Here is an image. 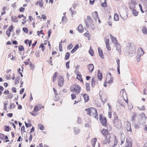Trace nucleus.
<instances>
[{
	"mask_svg": "<svg viewBox=\"0 0 147 147\" xmlns=\"http://www.w3.org/2000/svg\"><path fill=\"white\" fill-rule=\"evenodd\" d=\"M25 124L26 127H30L32 126V125L31 123L28 124L27 123H26V122H25Z\"/></svg>",
	"mask_w": 147,
	"mask_h": 147,
	"instance_id": "obj_54",
	"label": "nucleus"
},
{
	"mask_svg": "<svg viewBox=\"0 0 147 147\" xmlns=\"http://www.w3.org/2000/svg\"><path fill=\"white\" fill-rule=\"evenodd\" d=\"M97 76L98 78L100 80H101L102 78V74L100 72V70H98V71Z\"/></svg>",
	"mask_w": 147,
	"mask_h": 147,
	"instance_id": "obj_20",
	"label": "nucleus"
},
{
	"mask_svg": "<svg viewBox=\"0 0 147 147\" xmlns=\"http://www.w3.org/2000/svg\"><path fill=\"white\" fill-rule=\"evenodd\" d=\"M11 32L8 31V30H7L6 31V34L7 35L8 37H9L10 36Z\"/></svg>",
	"mask_w": 147,
	"mask_h": 147,
	"instance_id": "obj_56",
	"label": "nucleus"
},
{
	"mask_svg": "<svg viewBox=\"0 0 147 147\" xmlns=\"http://www.w3.org/2000/svg\"><path fill=\"white\" fill-rule=\"evenodd\" d=\"M127 131L131 132V127L130 124L129 123H127V126L126 127Z\"/></svg>",
	"mask_w": 147,
	"mask_h": 147,
	"instance_id": "obj_28",
	"label": "nucleus"
},
{
	"mask_svg": "<svg viewBox=\"0 0 147 147\" xmlns=\"http://www.w3.org/2000/svg\"><path fill=\"white\" fill-rule=\"evenodd\" d=\"M12 18L11 21L15 22H17L18 21V20L15 16H12L11 17Z\"/></svg>",
	"mask_w": 147,
	"mask_h": 147,
	"instance_id": "obj_33",
	"label": "nucleus"
},
{
	"mask_svg": "<svg viewBox=\"0 0 147 147\" xmlns=\"http://www.w3.org/2000/svg\"><path fill=\"white\" fill-rule=\"evenodd\" d=\"M126 51L129 54H133L135 53L136 48L133 44L128 43L126 46Z\"/></svg>",
	"mask_w": 147,
	"mask_h": 147,
	"instance_id": "obj_3",
	"label": "nucleus"
},
{
	"mask_svg": "<svg viewBox=\"0 0 147 147\" xmlns=\"http://www.w3.org/2000/svg\"><path fill=\"white\" fill-rule=\"evenodd\" d=\"M79 32L82 33L83 32L84 29L82 24H80L78 28Z\"/></svg>",
	"mask_w": 147,
	"mask_h": 147,
	"instance_id": "obj_25",
	"label": "nucleus"
},
{
	"mask_svg": "<svg viewBox=\"0 0 147 147\" xmlns=\"http://www.w3.org/2000/svg\"><path fill=\"white\" fill-rule=\"evenodd\" d=\"M13 96V94L12 93H10L8 96L9 98H11Z\"/></svg>",
	"mask_w": 147,
	"mask_h": 147,
	"instance_id": "obj_57",
	"label": "nucleus"
},
{
	"mask_svg": "<svg viewBox=\"0 0 147 147\" xmlns=\"http://www.w3.org/2000/svg\"><path fill=\"white\" fill-rule=\"evenodd\" d=\"M19 50L20 51H22L24 50V48L22 45H20L18 47Z\"/></svg>",
	"mask_w": 147,
	"mask_h": 147,
	"instance_id": "obj_41",
	"label": "nucleus"
},
{
	"mask_svg": "<svg viewBox=\"0 0 147 147\" xmlns=\"http://www.w3.org/2000/svg\"><path fill=\"white\" fill-rule=\"evenodd\" d=\"M39 47L41 48V49H42V51H44V50L45 49V47L43 45V44L42 43L40 45V46Z\"/></svg>",
	"mask_w": 147,
	"mask_h": 147,
	"instance_id": "obj_48",
	"label": "nucleus"
},
{
	"mask_svg": "<svg viewBox=\"0 0 147 147\" xmlns=\"http://www.w3.org/2000/svg\"><path fill=\"white\" fill-rule=\"evenodd\" d=\"M38 127L40 130H43L45 129V127L44 126L40 124H39L38 125Z\"/></svg>",
	"mask_w": 147,
	"mask_h": 147,
	"instance_id": "obj_32",
	"label": "nucleus"
},
{
	"mask_svg": "<svg viewBox=\"0 0 147 147\" xmlns=\"http://www.w3.org/2000/svg\"><path fill=\"white\" fill-rule=\"evenodd\" d=\"M108 116L109 118H111L112 117L111 111H109Z\"/></svg>",
	"mask_w": 147,
	"mask_h": 147,
	"instance_id": "obj_61",
	"label": "nucleus"
},
{
	"mask_svg": "<svg viewBox=\"0 0 147 147\" xmlns=\"http://www.w3.org/2000/svg\"><path fill=\"white\" fill-rule=\"evenodd\" d=\"M91 47H90V49L89 51V52L90 54L92 56H93L94 55V52L93 50L91 49Z\"/></svg>",
	"mask_w": 147,
	"mask_h": 147,
	"instance_id": "obj_40",
	"label": "nucleus"
},
{
	"mask_svg": "<svg viewBox=\"0 0 147 147\" xmlns=\"http://www.w3.org/2000/svg\"><path fill=\"white\" fill-rule=\"evenodd\" d=\"M70 56V53L67 52L66 53L65 55V59L66 60H68L69 59V56Z\"/></svg>",
	"mask_w": 147,
	"mask_h": 147,
	"instance_id": "obj_35",
	"label": "nucleus"
},
{
	"mask_svg": "<svg viewBox=\"0 0 147 147\" xmlns=\"http://www.w3.org/2000/svg\"><path fill=\"white\" fill-rule=\"evenodd\" d=\"M73 47V45L72 43L69 44L67 47V49L70 50Z\"/></svg>",
	"mask_w": 147,
	"mask_h": 147,
	"instance_id": "obj_46",
	"label": "nucleus"
},
{
	"mask_svg": "<svg viewBox=\"0 0 147 147\" xmlns=\"http://www.w3.org/2000/svg\"><path fill=\"white\" fill-rule=\"evenodd\" d=\"M13 29V26L12 25H11L10 26H9V27L8 28V31L11 32L12 30Z\"/></svg>",
	"mask_w": 147,
	"mask_h": 147,
	"instance_id": "obj_50",
	"label": "nucleus"
},
{
	"mask_svg": "<svg viewBox=\"0 0 147 147\" xmlns=\"http://www.w3.org/2000/svg\"><path fill=\"white\" fill-rule=\"evenodd\" d=\"M107 82L108 84H111L113 82V78L110 73L108 72L107 73L105 80V82Z\"/></svg>",
	"mask_w": 147,
	"mask_h": 147,
	"instance_id": "obj_6",
	"label": "nucleus"
},
{
	"mask_svg": "<svg viewBox=\"0 0 147 147\" xmlns=\"http://www.w3.org/2000/svg\"><path fill=\"white\" fill-rule=\"evenodd\" d=\"M114 123L115 126L117 128L119 129L121 126V121L119 120L117 117L114 118Z\"/></svg>",
	"mask_w": 147,
	"mask_h": 147,
	"instance_id": "obj_7",
	"label": "nucleus"
},
{
	"mask_svg": "<svg viewBox=\"0 0 147 147\" xmlns=\"http://www.w3.org/2000/svg\"><path fill=\"white\" fill-rule=\"evenodd\" d=\"M105 42L106 45L109 44V39H105Z\"/></svg>",
	"mask_w": 147,
	"mask_h": 147,
	"instance_id": "obj_63",
	"label": "nucleus"
},
{
	"mask_svg": "<svg viewBox=\"0 0 147 147\" xmlns=\"http://www.w3.org/2000/svg\"><path fill=\"white\" fill-rule=\"evenodd\" d=\"M110 36L112 42L113 43L115 44V45L117 44V43H118L115 37L113 36L111 34L110 35Z\"/></svg>",
	"mask_w": 147,
	"mask_h": 147,
	"instance_id": "obj_18",
	"label": "nucleus"
},
{
	"mask_svg": "<svg viewBox=\"0 0 147 147\" xmlns=\"http://www.w3.org/2000/svg\"><path fill=\"white\" fill-rule=\"evenodd\" d=\"M88 69L89 71L90 72L92 73L94 70V65L92 64H88L87 65Z\"/></svg>",
	"mask_w": 147,
	"mask_h": 147,
	"instance_id": "obj_12",
	"label": "nucleus"
},
{
	"mask_svg": "<svg viewBox=\"0 0 147 147\" xmlns=\"http://www.w3.org/2000/svg\"><path fill=\"white\" fill-rule=\"evenodd\" d=\"M38 2L40 7H42L43 6L44 4L42 0H39L38 1Z\"/></svg>",
	"mask_w": 147,
	"mask_h": 147,
	"instance_id": "obj_36",
	"label": "nucleus"
},
{
	"mask_svg": "<svg viewBox=\"0 0 147 147\" xmlns=\"http://www.w3.org/2000/svg\"><path fill=\"white\" fill-rule=\"evenodd\" d=\"M114 19L115 21H118L119 20V16L117 14H115Z\"/></svg>",
	"mask_w": 147,
	"mask_h": 147,
	"instance_id": "obj_37",
	"label": "nucleus"
},
{
	"mask_svg": "<svg viewBox=\"0 0 147 147\" xmlns=\"http://www.w3.org/2000/svg\"><path fill=\"white\" fill-rule=\"evenodd\" d=\"M69 61H67L66 63V66L67 68H69Z\"/></svg>",
	"mask_w": 147,
	"mask_h": 147,
	"instance_id": "obj_58",
	"label": "nucleus"
},
{
	"mask_svg": "<svg viewBox=\"0 0 147 147\" xmlns=\"http://www.w3.org/2000/svg\"><path fill=\"white\" fill-rule=\"evenodd\" d=\"M115 45L116 50L117 51L118 53L120 54L121 52V45L118 43H117Z\"/></svg>",
	"mask_w": 147,
	"mask_h": 147,
	"instance_id": "obj_11",
	"label": "nucleus"
},
{
	"mask_svg": "<svg viewBox=\"0 0 147 147\" xmlns=\"http://www.w3.org/2000/svg\"><path fill=\"white\" fill-rule=\"evenodd\" d=\"M23 30L25 32L27 33L28 31V29L26 28H23Z\"/></svg>",
	"mask_w": 147,
	"mask_h": 147,
	"instance_id": "obj_64",
	"label": "nucleus"
},
{
	"mask_svg": "<svg viewBox=\"0 0 147 147\" xmlns=\"http://www.w3.org/2000/svg\"><path fill=\"white\" fill-rule=\"evenodd\" d=\"M85 111H87V114L90 116L94 117L96 119L98 118L97 113L96 110L93 108L90 107L85 109Z\"/></svg>",
	"mask_w": 147,
	"mask_h": 147,
	"instance_id": "obj_2",
	"label": "nucleus"
},
{
	"mask_svg": "<svg viewBox=\"0 0 147 147\" xmlns=\"http://www.w3.org/2000/svg\"><path fill=\"white\" fill-rule=\"evenodd\" d=\"M79 45H76L71 51V53H74L76 51V50L79 48Z\"/></svg>",
	"mask_w": 147,
	"mask_h": 147,
	"instance_id": "obj_23",
	"label": "nucleus"
},
{
	"mask_svg": "<svg viewBox=\"0 0 147 147\" xmlns=\"http://www.w3.org/2000/svg\"><path fill=\"white\" fill-rule=\"evenodd\" d=\"M76 5L75 4H74L73 6L74 9L72 8H70L69 10V11L71 13L72 15H74L76 13V12L75 11L74 9L76 7Z\"/></svg>",
	"mask_w": 147,
	"mask_h": 147,
	"instance_id": "obj_16",
	"label": "nucleus"
},
{
	"mask_svg": "<svg viewBox=\"0 0 147 147\" xmlns=\"http://www.w3.org/2000/svg\"><path fill=\"white\" fill-rule=\"evenodd\" d=\"M132 144L131 142L129 140H126V142L125 144L126 147H132Z\"/></svg>",
	"mask_w": 147,
	"mask_h": 147,
	"instance_id": "obj_26",
	"label": "nucleus"
},
{
	"mask_svg": "<svg viewBox=\"0 0 147 147\" xmlns=\"http://www.w3.org/2000/svg\"><path fill=\"white\" fill-rule=\"evenodd\" d=\"M97 140V139L96 138H94L91 141V144L93 146V147H95V145Z\"/></svg>",
	"mask_w": 147,
	"mask_h": 147,
	"instance_id": "obj_29",
	"label": "nucleus"
},
{
	"mask_svg": "<svg viewBox=\"0 0 147 147\" xmlns=\"http://www.w3.org/2000/svg\"><path fill=\"white\" fill-rule=\"evenodd\" d=\"M120 15L121 17L124 20H125L126 19L127 16L126 12L125 11L120 14Z\"/></svg>",
	"mask_w": 147,
	"mask_h": 147,
	"instance_id": "obj_22",
	"label": "nucleus"
},
{
	"mask_svg": "<svg viewBox=\"0 0 147 147\" xmlns=\"http://www.w3.org/2000/svg\"><path fill=\"white\" fill-rule=\"evenodd\" d=\"M71 99L72 100H74L75 99L76 97V95L74 94H71Z\"/></svg>",
	"mask_w": 147,
	"mask_h": 147,
	"instance_id": "obj_52",
	"label": "nucleus"
},
{
	"mask_svg": "<svg viewBox=\"0 0 147 147\" xmlns=\"http://www.w3.org/2000/svg\"><path fill=\"white\" fill-rule=\"evenodd\" d=\"M43 107L42 106H41L40 105H35L34 109V110L32 112H38V111L40 110L41 109L42 107Z\"/></svg>",
	"mask_w": 147,
	"mask_h": 147,
	"instance_id": "obj_9",
	"label": "nucleus"
},
{
	"mask_svg": "<svg viewBox=\"0 0 147 147\" xmlns=\"http://www.w3.org/2000/svg\"><path fill=\"white\" fill-rule=\"evenodd\" d=\"M77 78L80 80L81 82H82L83 80L82 78V77L81 76L79 75H77Z\"/></svg>",
	"mask_w": 147,
	"mask_h": 147,
	"instance_id": "obj_44",
	"label": "nucleus"
},
{
	"mask_svg": "<svg viewBox=\"0 0 147 147\" xmlns=\"http://www.w3.org/2000/svg\"><path fill=\"white\" fill-rule=\"evenodd\" d=\"M74 133L76 135H77L80 132V130L77 127L74 128Z\"/></svg>",
	"mask_w": 147,
	"mask_h": 147,
	"instance_id": "obj_30",
	"label": "nucleus"
},
{
	"mask_svg": "<svg viewBox=\"0 0 147 147\" xmlns=\"http://www.w3.org/2000/svg\"><path fill=\"white\" fill-rule=\"evenodd\" d=\"M20 79V77H16L15 80V83L16 84L18 83Z\"/></svg>",
	"mask_w": 147,
	"mask_h": 147,
	"instance_id": "obj_38",
	"label": "nucleus"
},
{
	"mask_svg": "<svg viewBox=\"0 0 147 147\" xmlns=\"http://www.w3.org/2000/svg\"><path fill=\"white\" fill-rule=\"evenodd\" d=\"M136 4V2L134 1H132L129 3V7L131 9H132L134 8Z\"/></svg>",
	"mask_w": 147,
	"mask_h": 147,
	"instance_id": "obj_17",
	"label": "nucleus"
},
{
	"mask_svg": "<svg viewBox=\"0 0 147 147\" xmlns=\"http://www.w3.org/2000/svg\"><path fill=\"white\" fill-rule=\"evenodd\" d=\"M84 21L88 28L89 27L92 26V20L90 16H87V20L85 19Z\"/></svg>",
	"mask_w": 147,
	"mask_h": 147,
	"instance_id": "obj_5",
	"label": "nucleus"
},
{
	"mask_svg": "<svg viewBox=\"0 0 147 147\" xmlns=\"http://www.w3.org/2000/svg\"><path fill=\"white\" fill-rule=\"evenodd\" d=\"M83 97L85 102H87L88 101L89 98L88 96V94H84L83 95Z\"/></svg>",
	"mask_w": 147,
	"mask_h": 147,
	"instance_id": "obj_27",
	"label": "nucleus"
},
{
	"mask_svg": "<svg viewBox=\"0 0 147 147\" xmlns=\"http://www.w3.org/2000/svg\"><path fill=\"white\" fill-rule=\"evenodd\" d=\"M85 86L86 91L88 92H90V90L91 87L89 83H86Z\"/></svg>",
	"mask_w": 147,
	"mask_h": 147,
	"instance_id": "obj_24",
	"label": "nucleus"
},
{
	"mask_svg": "<svg viewBox=\"0 0 147 147\" xmlns=\"http://www.w3.org/2000/svg\"><path fill=\"white\" fill-rule=\"evenodd\" d=\"M105 138L103 141L104 144H106L108 143L112 147H114L117 145L118 141L115 135H113L112 138L110 137V136H105Z\"/></svg>",
	"mask_w": 147,
	"mask_h": 147,
	"instance_id": "obj_1",
	"label": "nucleus"
},
{
	"mask_svg": "<svg viewBox=\"0 0 147 147\" xmlns=\"http://www.w3.org/2000/svg\"><path fill=\"white\" fill-rule=\"evenodd\" d=\"M101 132L102 134V135L104 136L105 137L106 136H109L108 134V131L106 129H103L101 131Z\"/></svg>",
	"mask_w": 147,
	"mask_h": 147,
	"instance_id": "obj_13",
	"label": "nucleus"
},
{
	"mask_svg": "<svg viewBox=\"0 0 147 147\" xmlns=\"http://www.w3.org/2000/svg\"><path fill=\"white\" fill-rule=\"evenodd\" d=\"M70 90L71 92H75L76 94H78L81 91V87L78 84H74L70 87Z\"/></svg>",
	"mask_w": 147,
	"mask_h": 147,
	"instance_id": "obj_4",
	"label": "nucleus"
},
{
	"mask_svg": "<svg viewBox=\"0 0 147 147\" xmlns=\"http://www.w3.org/2000/svg\"><path fill=\"white\" fill-rule=\"evenodd\" d=\"M16 107V105L13 103H11L10 105L9 109H14Z\"/></svg>",
	"mask_w": 147,
	"mask_h": 147,
	"instance_id": "obj_45",
	"label": "nucleus"
},
{
	"mask_svg": "<svg viewBox=\"0 0 147 147\" xmlns=\"http://www.w3.org/2000/svg\"><path fill=\"white\" fill-rule=\"evenodd\" d=\"M106 45V47L107 50L109 51H110L111 49V48L110 47V46L109 44H107Z\"/></svg>",
	"mask_w": 147,
	"mask_h": 147,
	"instance_id": "obj_51",
	"label": "nucleus"
},
{
	"mask_svg": "<svg viewBox=\"0 0 147 147\" xmlns=\"http://www.w3.org/2000/svg\"><path fill=\"white\" fill-rule=\"evenodd\" d=\"M5 131H9L11 129V128L9 126H5Z\"/></svg>",
	"mask_w": 147,
	"mask_h": 147,
	"instance_id": "obj_43",
	"label": "nucleus"
},
{
	"mask_svg": "<svg viewBox=\"0 0 147 147\" xmlns=\"http://www.w3.org/2000/svg\"><path fill=\"white\" fill-rule=\"evenodd\" d=\"M143 5L145 8H147V1H144Z\"/></svg>",
	"mask_w": 147,
	"mask_h": 147,
	"instance_id": "obj_60",
	"label": "nucleus"
},
{
	"mask_svg": "<svg viewBox=\"0 0 147 147\" xmlns=\"http://www.w3.org/2000/svg\"><path fill=\"white\" fill-rule=\"evenodd\" d=\"M58 85L60 87H62L64 83V79L61 76H60L59 78Z\"/></svg>",
	"mask_w": 147,
	"mask_h": 147,
	"instance_id": "obj_8",
	"label": "nucleus"
},
{
	"mask_svg": "<svg viewBox=\"0 0 147 147\" xmlns=\"http://www.w3.org/2000/svg\"><path fill=\"white\" fill-rule=\"evenodd\" d=\"M63 41H61L59 43V50L60 51H62V43Z\"/></svg>",
	"mask_w": 147,
	"mask_h": 147,
	"instance_id": "obj_39",
	"label": "nucleus"
},
{
	"mask_svg": "<svg viewBox=\"0 0 147 147\" xmlns=\"http://www.w3.org/2000/svg\"><path fill=\"white\" fill-rule=\"evenodd\" d=\"M142 31L144 34H147V29L146 27H144L142 29Z\"/></svg>",
	"mask_w": 147,
	"mask_h": 147,
	"instance_id": "obj_34",
	"label": "nucleus"
},
{
	"mask_svg": "<svg viewBox=\"0 0 147 147\" xmlns=\"http://www.w3.org/2000/svg\"><path fill=\"white\" fill-rule=\"evenodd\" d=\"M132 15L135 16H137L138 13V12L137 11L134 9H133L132 10Z\"/></svg>",
	"mask_w": 147,
	"mask_h": 147,
	"instance_id": "obj_31",
	"label": "nucleus"
},
{
	"mask_svg": "<svg viewBox=\"0 0 147 147\" xmlns=\"http://www.w3.org/2000/svg\"><path fill=\"white\" fill-rule=\"evenodd\" d=\"M144 53L143 50L141 48H138L137 51V55H142Z\"/></svg>",
	"mask_w": 147,
	"mask_h": 147,
	"instance_id": "obj_14",
	"label": "nucleus"
},
{
	"mask_svg": "<svg viewBox=\"0 0 147 147\" xmlns=\"http://www.w3.org/2000/svg\"><path fill=\"white\" fill-rule=\"evenodd\" d=\"M77 122L78 123H79V124L81 123V119L80 117H78Z\"/></svg>",
	"mask_w": 147,
	"mask_h": 147,
	"instance_id": "obj_62",
	"label": "nucleus"
},
{
	"mask_svg": "<svg viewBox=\"0 0 147 147\" xmlns=\"http://www.w3.org/2000/svg\"><path fill=\"white\" fill-rule=\"evenodd\" d=\"M100 121L102 123L103 125H106L107 123L106 118H104L103 119L102 117H100Z\"/></svg>",
	"mask_w": 147,
	"mask_h": 147,
	"instance_id": "obj_15",
	"label": "nucleus"
},
{
	"mask_svg": "<svg viewBox=\"0 0 147 147\" xmlns=\"http://www.w3.org/2000/svg\"><path fill=\"white\" fill-rule=\"evenodd\" d=\"M93 16L94 19L96 21H97V20L99 19L98 15V13L96 11H95L94 13H93Z\"/></svg>",
	"mask_w": 147,
	"mask_h": 147,
	"instance_id": "obj_21",
	"label": "nucleus"
},
{
	"mask_svg": "<svg viewBox=\"0 0 147 147\" xmlns=\"http://www.w3.org/2000/svg\"><path fill=\"white\" fill-rule=\"evenodd\" d=\"M132 118L131 120L132 121H134L136 119V114L134 113H132Z\"/></svg>",
	"mask_w": 147,
	"mask_h": 147,
	"instance_id": "obj_42",
	"label": "nucleus"
},
{
	"mask_svg": "<svg viewBox=\"0 0 147 147\" xmlns=\"http://www.w3.org/2000/svg\"><path fill=\"white\" fill-rule=\"evenodd\" d=\"M98 52L99 54V55L100 56L101 58L102 59H103L104 58V57L102 53V51L101 49V48L100 47H98Z\"/></svg>",
	"mask_w": 147,
	"mask_h": 147,
	"instance_id": "obj_19",
	"label": "nucleus"
},
{
	"mask_svg": "<svg viewBox=\"0 0 147 147\" xmlns=\"http://www.w3.org/2000/svg\"><path fill=\"white\" fill-rule=\"evenodd\" d=\"M10 74H8L5 76V78L7 80H9L11 79Z\"/></svg>",
	"mask_w": 147,
	"mask_h": 147,
	"instance_id": "obj_53",
	"label": "nucleus"
},
{
	"mask_svg": "<svg viewBox=\"0 0 147 147\" xmlns=\"http://www.w3.org/2000/svg\"><path fill=\"white\" fill-rule=\"evenodd\" d=\"M51 29H50L48 31V36L49 37L50 36V35L51 33Z\"/></svg>",
	"mask_w": 147,
	"mask_h": 147,
	"instance_id": "obj_59",
	"label": "nucleus"
},
{
	"mask_svg": "<svg viewBox=\"0 0 147 147\" xmlns=\"http://www.w3.org/2000/svg\"><path fill=\"white\" fill-rule=\"evenodd\" d=\"M53 90L55 95V96L54 97V99L55 101H57L59 99V97L58 96V94L55 88H53Z\"/></svg>",
	"mask_w": 147,
	"mask_h": 147,
	"instance_id": "obj_10",
	"label": "nucleus"
},
{
	"mask_svg": "<svg viewBox=\"0 0 147 147\" xmlns=\"http://www.w3.org/2000/svg\"><path fill=\"white\" fill-rule=\"evenodd\" d=\"M138 109L140 110L144 111L145 110V107L144 106H142L141 107H138Z\"/></svg>",
	"mask_w": 147,
	"mask_h": 147,
	"instance_id": "obj_47",
	"label": "nucleus"
},
{
	"mask_svg": "<svg viewBox=\"0 0 147 147\" xmlns=\"http://www.w3.org/2000/svg\"><path fill=\"white\" fill-rule=\"evenodd\" d=\"M101 6L103 7H105L107 6V3L105 1L103 3H102L101 4Z\"/></svg>",
	"mask_w": 147,
	"mask_h": 147,
	"instance_id": "obj_49",
	"label": "nucleus"
},
{
	"mask_svg": "<svg viewBox=\"0 0 147 147\" xmlns=\"http://www.w3.org/2000/svg\"><path fill=\"white\" fill-rule=\"evenodd\" d=\"M84 35L85 36L88 38V40H89L90 35L88 33H86L84 34Z\"/></svg>",
	"mask_w": 147,
	"mask_h": 147,
	"instance_id": "obj_55",
	"label": "nucleus"
}]
</instances>
